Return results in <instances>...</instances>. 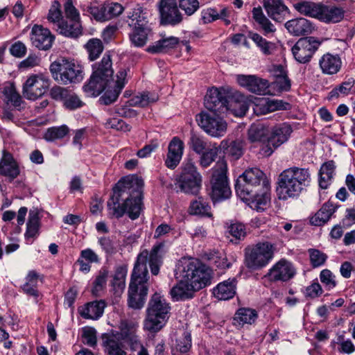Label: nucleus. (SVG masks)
<instances>
[{
    "label": "nucleus",
    "instance_id": "1",
    "mask_svg": "<svg viewBox=\"0 0 355 355\" xmlns=\"http://www.w3.org/2000/svg\"><path fill=\"white\" fill-rule=\"evenodd\" d=\"M110 55L105 54L99 62L92 65L93 73L89 82L83 86L84 92L89 96H96L106 90L101 101L105 105L115 101L125 84L127 76L125 69L116 74V80L113 81L114 71Z\"/></svg>",
    "mask_w": 355,
    "mask_h": 355
},
{
    "label": "nucleus",
    "instance_id": "2",
    "mask_svg": "<svg viewBox=\"0 0 355 355\" xmlns=\"http://www.w3.org/2000/svg\"><path fill=\"white\" fill-rule=\"evenodd\" d=\"M144 181L136 175L121 178L116 184L114 195L107 202V207L116 218L127 214L132 220L139 218L142 209V188Z\"/></svg>",
    "mask_w": 355,
    "mask_h": 355
},
{
    "label": "nucleus",
    "instance_id": "3",
    "mask_svg": "<svg viewBox=\"0 0 355 355\" xmlns=\"http://www.w3.org/2000/svg\"><path fill=\"white\" fill-rule=\"evenodd\" d=\"M160 249L161 245H155L150 253L145 250L137 256L128 288V306L134 309H140L144 306L148 294L147 263H149L153 275H157L159 273L162 263L161 257L158 254Z\"/></svg>",
    "mask_w": 355,
    "mask_h": 355
},
{
    "label": "nucleus",
    "instance_id": "4",
    "mask_svg": "<svg viewBox=\"0 0 355 355\" xmlns=\"http://www.w3.org/2000/svg\"><path fill=\"white\" fill-rule=\"evenodd\" d=\"M311 181V175L308 168L291 167L283 171L279 176L277 191L279 199L298 197Z\"/></svg>",
    "mask_w": 355,
    "mask_h": 355
},
{
    "label": "nucleus",
    "instance_id": "5",
    "mask_svg": "<svg viewBox=\"0 0 355 355\" xmlns=\"http://www.w3.org/2000/svg\"><path fill=\"white\" fill-rule=\"evenodd\" d=\"M270 190V182L264 173L258 168L246 169L239 176L235 184L236 194L241 200L257 196L260 190Z\"/></svg>",
    "mask_w": 355,
    "mask_h": 355
},
{
    "label": "nucleus",
    "instance_id": "6",
    "mask_svg": "<svg viewBox=\"0 0 355 355\" xmlns=\"http://www.w3.org/2000/svg\"><path fill=\"white\" fill-rule=\"evenodd\" d=\"M178 270L181 278H184L191 287L197 291L211 284V270L198 259H182Z\"/></svg>",
    "mask_w": 355,
    "mask_h": 355
},
{
    "label": "nucleus",
    "instance_id": "7",
    "mask_svg": "<svg viewBox=\"0 0 355 355\" xmlns=\"http://www.w3.org/2000/svg\"><path fill=\"white\" fill-rule=\"evenodd\" d=\"M171 306L164 296L155 293L150 298L144 320V329L150 332L159 331L169 318Z\"/></svg>",
    "mask_w": 355,
    "mask_h": 355
},
{
    "label": "nucleus",
    "instance_id": "8",
    "mask_svg": "<svg viewBox=\"0 0 355 355\" xmlns=\"http://www.w3.org/2000/svg\"><path fill=\"white\" fill-rule=\"evenodd\" d=\"M50 71L55 80L64 85L80 83L83 79L82 67L64 58L52 62Z\"/></svg>",
    "mask_w": 355,
    "mask_h": 355
},
{
    "label": "nucleus",
    "instance_id": "9",
    "mask_svg": "<svg viewBox=\"0 0 355 355\" xmlns=\"http://www.w3.org/2000/svg\"><path fill=\"white\" fill-rule=\"evenodd\" d=\"M212 171L210 181L211 191L209 193L212 201L216 202L228 199L231 196L232 191L227 177L226 162L223 159L218 161L212 168Z\"/></svg>",
    "mask_w": 355,
    "mask_h": 355
},
{
    "label": "nucleus",
    "instance_id": "10",
    "mask_svg": "<svg viewBox=\"0 0 355 355\" xmlns=\"http://www.w3.org/2000/svg\"><path fill=\"white\" fill-rule=\"evenodd\" d=\"M275 248L269 242H260L245 250V265L256 270L265 267L274 256Z\"/></svg>",
    "mask_w": 355,
    "mask_h": 355
},
{
    "label": "nucleus",
    "instance_id": "11",
    "mask_svg": "<svg viewBox=\"0 0 355 355\" xmlns=\"http://www.w3.org/2000/svg\"><path fill=\"white\" fill-rule=\"evenodd\" d=\"M202 181L200 173L191 162L183 165L182 172L177 178V184L180 191L190 195H197L199 193Z\"/></svg>",
    "mask_w": 355,
    "mask_h": 355
},
{
    "label": "nucleus",
    "instance_id": "12",
    "mask_svg": "<svg viewBox=\"0 0 355 355\" xmlns=\"http://www.w3.org/2000/svg\"><path fill=\"white\" fill-rule=\"evenodd\" d=\"M198 125L213 137H223L227 131L226 122L218 115L202 112L196 116Z\"/></svg>",
    "mask_w": 355,
    "mask_h": 355
},
{
    "label": "nucleus",
    "instance_id": "13",
    "mask_svg": "<svg viewBox=\"0 0 355 355\" xmlns=\"http://www.w3.org/2000/svg\"><path fill=\"white\" fill-rule=\"evenodd\" d=\"M50 86V79L44 74H34L27 78L23 85V94L29 100L42 96Z\"/></svg>",
    "mask_w": 355,
    "mask_h": 355
},
{
    "label": "nucleus",
    "instance_id": "14",
    "mask_svg": "<svg viewBox=\"0 0 355 355\" xmlns=\"http://www.w3.org/2000/svg\"><path fill=\"white\" fill-rule=\"evenodd\" d=\"M228 96L229 92L225 89L212 87L205 97V106L213 112L225 113L230 109Z\"/></svg>",
    "mask_w": 355,
    "mask_h": 355
},
{
    "label": "nucleus",
    "instance_id": "15",
    "mask_svg": "<svg viewBox=\"0 0 355 355\" xmlns=\"http://www.w3.org/2000/svg\"><path fill=\"white\" fill-rule=\"evenodd\" d=\"M321 42L313 37L300 38L292 48L295 60L300 63L309 62Z\"/></svg>",
    "mask_w": 355,
    "mask_h": 355
},
{
    "label": "nucleus",
    "instance_id": "16",
    "mask_svg": "<svg viewBox=\"0 0 355 355\" xmlns=\"http://www.w3.org/2000/svg\"><path fill=\"white\" fill-rule=\"evenodd\" d=\"M139 325L132 321L122 320L119 325V332L116 334L119 340H122L131 351H136L141 346V338L138 334Z\"/></svg>",
    "mask_w": 355,
    "mask_h": 355
},
{
    "label": "nucleus",
    "instance_id": "17",
    "mask_svg": "<svg viewBox=\"0 0 355 355\" xmlns=\"http://www.w3.org/2000/svg\"><path fill=\"white\" fill-rule=\"evenodd\" d=\"M65 15L68 20L71 21V29H67V24H59V33L66 37H76L81 34V25L78 10L73 6L71 0H67L64 4Z\"/></svg>",
    "mask_w": 355,
    "mask_h": 355
},
{
    "label": "nucleus",
    "instance_id": "18",
    "mask_svg": "<svg viewBox=\"0 0 355 355\" xmlns=\"http://www.w3.org/2000/svg\"><path fill=\"white\" fill-rule=\"evenodd\" d=\"M159 12L162 24L175 26L182 21V15L178 10L176 0H160Z\"/></svg>",
    "mask_w": 355,
    "mask_h": 355
},
{
    "label": "nucleus",
    "instance_id": "19",
    "mask_svg": "<svg viewBox=\"0 0 355 355\" xmlns=\"http://www.w3.org/2000/svg\"><path fill=\"white\" fill-rule=\"evenodd\" d=\"M30 39L35 47L46 51L51 48L55 37L48 28L40 25H34L31 29Z\"/></svg>",
    "mask_w": 355,
    "mask_h": 355
},
{
    "label": "nucleus",
    "instance_id": "20",
    "mask_svg": "<svg viewBox=\"0 0 355 355\" xmlns=\"http://www.w3.org/2000/svg\"><path fill=\"white\" fill-rule=\"evenodd\" d=\"M238 83L249 92L259 95H264L268 92L270 84L266 79L259 78L254 75H238Z\"/></svg>",
    "mask_w": 355,
    "mask_h": 355
},
{
    "label": "nucleus",
    "instance_id": "21",
    "mask_svg": "<svg viewBox=\"0 0 355 355\" xmlns=\"http://www.w3.org/2000/svg\"><path fill=\"white\" fill-rule=\"evenodd\" d=\"M51 96L56 101H62L64 106L69 110H76L83 105V102L75 93L60 86L51 88Z\"/></svg>",
    "mask_w": 355,
    "mask_h": 355
},
{
    "label": "nucleus",
    "instance_id": "22",
    "mask_svg": "<svg viewBox=\"0 0 355 355\" xmlns=\"http://www.w3.org/2000/svg\"><path fill=\"white\" fill-rule=\"evenodd\" d=\"M295 270L292 263L285 259H281L268 271L267 276L270 280L286 282L294 277Z\"/></svg>",
    "mask_w": 355,
    "mask_h": 355
},
{
    "label": "nucleus",
    "instance_id": "23",
    "mask_svg": "<svg viewBox=\"0 0 355 355\" xmlns=\"http://www.w3.org/2000/svg\"><path fill=\"white\" fill-rule=\"evenodd\" d=\"M168 152L165 164L168 168H175L182 159L184 149V143L178 137H174L169 143Z\"/></svg>",
    "mask_w": 355,
    "mask_h": 355
},
{
    "label": "nucleus",
    "instance_id": "24",
    "mask_svg": "<svg viewBox=\"0 0 355 355\" xmlns=\"http://www.w3.org/2000/svg\"><path fill=\"white\" fill-rule=\"evenodd\" d=\"M19 165L12 154L3 150L0 160V175L13 180L19 175Z\"/></svg>",
    "mask_w": 355,
    "mask_h": 355
},
{
    "label": "nucleus",
    "instance_id": "25",
    "mask_svg": "<svg viewBox=\"0 0 355 355\" xmlns=\"http://www.w3.org/2000/svg\"><path fill=\"white\" fill-rule=\"evenodd\" d=\"M285 27L295 36L309 35L314 30L313 24L308 19L300 17L288 21Z\"/></svg>",
    "mask_w": 355,
    "mask_h": 355
},
{
    "label": "nucleus",
    "instance_id": "26",
    "mask_svg": "<svg viewBox=\"0 0 355 355\" xmlns=\"http://www.w3.org/2000/svg\"><path fill=\"white\" fill-rule=\"evenodd\" d=\"M292 132L293 129L289 124L286 123L279 124L272 129L268 141L275 148H277L288 139Z\"/></svg>",
    "mask_w": 355,
    "mask_h": 355
},
{
    "label": "nucleus",
    "instance_id": "27",
    "mask_svg": "<svg viewBox=\"0 0 355 355\" xmlns=\"http://www.w3.org/2000/svg\"><path fill=\"white\" fill-rule=\"evenodd\" d=\"M288 105L281 100L261 98L255 104L254 111L257 114H266L278 110H285Z\"/></svg>",
    "mask_w": 355,
    "mask_h": 355
},
{
    "label": "nucleus",
    "instance_id": "28",
    "mask_svg": "<svg viewBox=\"0 0 355 355\" xmlns=\"http://www.w3.org/2000/svg\"><path fill=\"white\" fill-rule=\"evenodd\" d=\"M319 64L322 73L334 75L340 70L342 61L338 55L327 53L320 59Z\"/></svg>",
    "mask_w": 355,
    "mask_h": 355
},
{
    "label": "nucleus",
    "instance_id": "29",
    "mask_svg": "<svg viewBox=\"0 0 355 355\" xmlns=\"http://www.w3.org/2000/svg\"><path fill=\"white\" fill-rule=\"evenodd\" d=\"M102 345L107 355H127L119 338L113 333L102 335Z\"/></svg>",
    "mask_w": 355,
    "mask_h": 355
},
{
    "label": "nucleus",
    "instance_id": "30",
    "mask_svg": "<svg viewBox=\"0 0 355 355\" xmlns=\"http://www.w3.org/2000/svg\"><path fill=\"white\" fill-rule=\"evenodd\" d=\"M337 206L331 201L324 203L321 208L310 218V223L315 226H322L327 223L334 214Z\"/></svg>",
    "mask_w": 355,
    "mask_h": 355
},
{
    "label": "nucleus",
    "instance_id": "31",
    "mask_svg": "<svg viewBox=\"0 0 355 355\" xmlns=\"http://www.w3.org/2000/svg\"><path fill=\"white\" fill-rule=\"evenodd\" d=\"M237 281L236 278L228 279L219 283L214 288V296L220 300L232 298L236 294Z\"/></svg>",
    "mask_w": 355,
    "mask_h": 355
},
{
    "label": "nucleus",
    "instance_id": "32",
    "mask_svg": "<svg viewBox=\"0 0 355 355\" xmlns=\"http://www.w3.org/2000/svg\"><path fill=\"white\" fill-rule=\"evenodd\" d=\"M263 6L270 17L281 21L288 12V8L282 0H263Z\"/></svg>",
    "mask_w": 355,
    "mask_h": 355
},
{
    "label": "nucleus",
    "instance_id": "33",
    "mask_svg": "<svg viewBox=\"0 0 355 355\" xmlns=\"http://www.w3.org/2000/svg\"><path fill=\"white\" fill-rule=\"evenodd\" d=\"M269 132V127L265 123H254L248 130V139L251 143L268 141Z\"/></svg>",
    "mask_w": 355,
    "mask_h": 355
},
{
    "label": "nucleus",
    "instance_id": "34",
    "mask_svg": "<svg viewBox=\"0 0 355 355\" xmlns=\"http://www.w3.org/2000/svg\"><path fill=\"white\" fill-rule=\"evenodd\" d=\"M196 291H198L191 287L190 284L184 278H181L180 281L171 288L170 293L172 298L178 301L191 298L193 293Z\"/></svg>",
    "mask_w": 355,
    "mask_h": 355
},
{
    "label": "nucleus",
    "instance_id": "35",
    "mask_svg": "<svg viewBox=\"0 0 355 355\" xmlns=\"http://www.w3.org/2000/svg\"><path fill=\"white\" fill-rule=\"evenodd\" d=\"M344 10L336 6H327L321 5L318 19L327 23H337L343 19Z\"/></svg>",
    "mask_w": 355,
    "mask_h": 355
},
{
    "label": "nucleus",
    "instance_id": "36",
    "mask_svg": "<svg viewBox=\"0 0 355 355\" xmlns=\"http://www.w3.org/2000/svg\"><path fill=\"white\" fill-rule=\"evenodd\" d=\"M149 12L140 5H137L128 14L129 26L134 28L148 26Z\"/></svg>",
    "mask_w": 355,
    "mask_h": 355
},
{
    "label": "nucleus",
    "instance_id": "37",
    "mask_svg": "<svg viewBox=\"0 0 355 355\" xmlns=\"http://www.w3.org/2000/svg\"><path fill=\"white\" fill-rule=\"evenodd\" d=\"M105 307L104 301H94L87 303L80 310V313L84 318L96 320L103 315Z\"/></svg>",
    "mask_w": 355,
    "mask_h": 355
},
{
    "label": "nucleus",
    "instance_id": "38",
    "mask_svg": "<svg viewBox=\"0 0 355 355\" xmlns=\"http://www.w3.org/2000/svg\"><path fill=\"white\" fill-rule=\"evenodd\" d=\"M252 18L263 31L264 35L274 33L276 29L274 25L263 14L262 8L259 6L252 9Z\"/></svg>",
    "mask_w": 355,
    "mask_h": 355
},
{
    "label": "nucleus",
    "instance_id": "39",
    "mask_svg": "<svg viewBox=\"0 0 355 355\" xmlns=\"http://www.w3.org/2000/svg\"><path fill=\"white\" fill-rule=\"evenodd\" d=\"M188 146L196 153L201 154L212 145H211L208 140L202 135L194 131H191L188 141Z\"/></svg>",
    "mask_w": 355,
    "mask_h": 355
},
{
    "label": "nucleus",
    "instance_id": "40",
    "mask_svg": "<svg viewBox=\"0 0 355 355\" xmlns=\"http://www.w3.org/2000/svg\"><path fill=\"white\" fill-rule=\"evenodd\" d=\"M220 147L225 153L232 157L234 159H239L243 153V143L241 140L221 141Z\"/></svg>",
    "mask_w": 355,
    "mask_h": 355
},
{
    "label": "nucleus",
    "instance_id": "41",
    "mask_svg": "<svg viewBox=\"0 0 355 355\" xmlns=\"http://www.w3.org/2000/svg\"><path fill=\"white\" fill-rule=\"evenodd\" d=\"M178 42L179 39L175 37L163 38L149 46L147 51L153 53H164L171 49L175 48Z\"/></svg>",
    "mask_w": 355,
    "mask_h": 355
},
{
    "label": "nucleus",
    "instance_id": "42",
    "mask_svg": "<svg viewBox=\"0 0 355 355\" xmlns=\"http://www.w3.org/2000/svg\"><path fill=\"white\" fill-rule=\"evenodd\" d=\"M295 9L302 15L319 18L321 5L311 1H300L293 4Z\"/></svg>",
    "mask_w": 355,
    "mask_h": 355
},
{
    "label": "nucleus",
    "instance_id": "43",
    "mask_svg": "<svg viewBox=\"0 0 355 355\" xmlns=\"http://www.w3.org/2000/svg\"><path fill=\"white\" fill-rule=\"evenodd\" d=\"M39 278L40 275L36 271H29L26 277V282L21 286L23 291L30 296L37 297L39 292L37 288Z\"/></svg>",
    "mask_w": 355,
    "mask_h": 355
},
{
    "label": "nucleus",
    "instance_id": "44",
    "mask_svg": "<svg viewBox=\"0 0 355 355\" xmlns=\"http://www.w3.org/2000/svg\"><path fill=\"white\" fill-rule=\"evenodd\" d=\"M269 191L260 190L257 193V196H253L251 199L243 200L247 202L252 209L263 211L270 201Z\"/></svg>",
    "mask_w": 355,
    "mask_h": 355
},
{
    "label": "nucleus",
    "instance_id": "45",
    "mask_svg": "<svg viewBox=\"0 0 355 355\" xmlns=\"http://www.w3.org/2000/svg\"><path fill=\"white\" fill-rule=\"evenodd\" d=\"M257 316V313L254 309L241 308L236 313L234 320L239 325H243L245 324H250L255 322Z\"/></svg>",
    "mask_w": 355,
    "mask_h": 355
},
{
    "label": "nucleus",
    "instance_id": "46",
    "mask_svg": "<svg viewBox=\"0 0 355 355\" xmlns=\"http://www.w3.org/2000/svg\"><path fill=\"white\" fill-rule=\"evenodd\" d=\"M189 211L190 214L193 215H200L207 217L211 216V207L202 197H199L198 199L191 202Z\"/></svg>",
    "mask_w": 355,
    "mask_h": 355
},
{
    "label": "nucleus",
    "instance_id": "47",
    "mask_svg": "<svg viewBox=\"0 0 355 355\" xmlns=\"http://www.w3.org/2000/svg\"><path fill=\"white\" fill-rule=\"evenodd\" d=\"M103 15L100 19L103 21H108L120 15L123 11V7L118 3L107 2L102 5Z\"/></svg>",
    "mask_w": 355,
    "mask_h": 355
},
{
    "label": "nucleus",
    "instance_id": "48",
    "mask_svg": "<svg viewBox=\"0 0 355 355\" xmlns=\"http://www.w3.org/2000/svg\"><path fill=\"white\" fill-rule=\"evenodd\" d=\"M40 228V217L37 210H31L27 223L25 236L26 239L34 238L38 234Z\"/></svg>",
    "mask_w": 355,
    "mask_h": 355
},
{
    "label": "nucleus",
    "instance_id": "49",
    "mask_svg": "<svg viewBox=\"0 0 355 355\" xmlns=\"http://www.w3.org/2000/svg\"><path fill=\"white\" fill-rule=\"evenodd\" d=\"M249 37L255 43L262 53L266 55L272 54L275 49L274 43L267 41L258 33H250Z\"/></svg>",
    "mask_w": 355,
    "mask_h": 355
},
{
    "label": "nucleus",
    "instance_id": "50",
    "mask_svg": "<svg viewBox=\"0 0 355 355\" xmlns=\"http://www.w3.org/2000/svg\"><path fill=\"white\" fill-rule=\"evenodd\" d=\"M149 32L148 26H137L130 35L131 42L136 46H143L146 43Z\"/></svg>",
    "mask_w": 355,
    "mask_h": 355
},
{
    "label": "nucleus",
    "instance_id": "51",
    "mask_svg": "<svg viewBox=\"0 0 355 355\" xmlns=\"http://www.w3.org/2000/svg\"><path fill=\"white\" fill-rule=\"evenodd\" d=\"M218 153V147L216 144L210 146L209 148L201 153L199 163L203 168H207L216 159Z\"/></svg>",
    "mask_w": 355,
    "mask_h": 355
},
{
    "label": "nucleus",
    "instance_id": "52",
    "mask_svg": "<svg viewBox=\"0 0 355 355\" xmlns=\"http://www.w3.org/2000/svg\"><path fill=\"white\" fill-rule=\"evenodd\" d=\"M85 47L89 54V59L91 61H93L98 58L103 50L101 41L95 38L89 40L85 44Z\"/></svg>",
    "mask_w": 355,
    "mask_h": 355
},
{
    "label": "nucleus",
    "instance_id": "53",
    "mask_svg": "<svg viewBox=\"0 0 355 355\" xmlns=\"http://www.w3.org/2000/svg\"><path fill=\"white\" fill-rule=\"evenodd\" d=\"M69 132V128L65 125L52 127L47 130L44 135V139L49 141L60 139L64 137Z\"/></svg>",
    "mask_w": 355,
    "mask_h": 355
},
{
    "label": "nucleus",
    "instance_id": "54",
    "mask_svg": "<svg viewBox=\"0 0 355 355\" xmlns=\"http://www.w3.org/2000/svg\"><path fill=\"white\" fill-rule=\"evenodd\" d=\"M158 97L155 94L144 92L134 96L131 99V105L139 107H146L149 103L157 101Z\"/></svg>",
    "mask_w": 355,
    "mask_h": 355
},
{
    "label": "nucleus",
    "instance_id": "55",
    "mask_svg": "<svg viewBox=\"0 0 355 355\" xmlns=\"http://www.w3.org/2000/svg\"><path fill=\"white\" fill-rule=\"evenodd\" d=\"M207 259L211 264H214L218 268H226L230 267L225 254L216 251L211 252L207 255Z\"/></svg>",
    "mask_w": 355,
    "mask_h": 355
},
{
    "label": "nucleus",
    "instance_id": "56",
    "mask_svg": "<svg viewBox=\"0 0 355 355\" xmlns=\"http://www.w3.org/2000/svg\"><path fill=\"white\" fill-rule=\"evenodd\" d=\"M3 94L7 103H12L15 107L20 106L21 98L12 85L6 86Z\"/></svg>",
    "mask_w": 355,
    "mask_h": 355
},
{
    "label": "nucleus",
    "instance_id": "57",
    "mask_svg": "<svg viewBox=\"0 0 355 355\" xmlns=\"http://www.w3.org/2000/svg\"><path fill=\"white\" fill-rule=\"evenodd\" d=\"M61 6L58 1H55L52 3L48 15V20L57 26V31L59 32V24H60L62 19V12L60 10Z\"/></svg>",
    "mask_w": 355,
    "mask_h": 355
},
{
    "label": "nucleus",
    "instance_id": "58",
    "mask_svg": "<svg viewBox=\"0 0 355 355\" xmlns=\"http://www.w3.org/2000/svg\"><path fill=\"white\" fill-rule=\"evenodd\" d=\"M107 276L108 272L107 270H103L99 272L94 282V287L92 288V294L94 295L98 296L99 293L105 288Z\"/></svg>",
    "mask_w": 355,
    "mask_h": 355
},
{
    "label": "nucleus",
    "instance_id": "59",
    "mask_svg": "<svg viewBox=\"0 0 355 355\" xmlns=\"http://www.w3.org/2000/svg\"><path fill=\"white\" fill-rule=\"evenodd\" d=\"M191 347V335L184 332L183 335L176 340L175 349L181 353L187 352Z\"/></svg>",
    "mask_w": 355,
    "mask_h": 355
},
{
    "label": "nucleus",
    "instance_id": "60",
    "mask_svg": "<svg viewBox=\"0 0 355 355\" xmlns=\"http://www.w3.org/2000/svg\"><path fill=\"white\" fill-rule=\"evenodd\" d=\"M83 338L84 343L90 347H94L96 345V331L94 328L86 327L83 329Z\"/></svg>",
    "mask_w": 355,
    "mask_h": 355
},
{
    "label": "nucleus",
    "instance_id": "61",
    "mask_svg": "<svg viewBox=\"0 0 355 355\" xmlns=\"http://www.w3.org/2000/svg\"><path fill=\"white\" fill-rule=\"evenodd\" d=\"M309 257L311 265L313 267L322 266L324 263L327 258V256L324 253L315 249L309 250Z\"/></svg>",
    "mask_w": 355,
    "mask_h": 355
},
{
    "label": "nucleus",
    "instance_id": "62",
    "mask_svg": "<svg viewBox=\"0 0 355 355\" xmlns=\"http://www.w3.org/2000/svg\"><path fill=\"white\" fill-rule=\"evenodd\" d=\"M179 6L188 15H193L199 8L198 0H179Z\"/></svg>",
    "mask_w": 355,
    "mask_h": 355
},
{
    "label": "nucleus",
    "instance_id": "63",
    "mask_svg": "<svg viewBox=\"0 0 355 355\" xmlns=\"http://www.w3.org/2000/svg\"><path fill=\"white\" fill-rule=\"evenodd\" d=\"M105 126L109 128L116 129L124 132L130 131V126L125 123L123 120L118 118L108 119L105 123Z\"/></svg>",
    "mask_w": 355,
    "mask_h": 355
},
{
    "label": "nucleus",
    "instance_id": "64",
    "mask_svg": "<svg viewBox=\"0 0 355 355\" xmlns=\"http://www.w3.org/2000/svg\"><path fill=\"white\" fill-rule=\"evenodd\" d=\"M320 281L329 289L336 286L335 276L327 269L321 271L320 275Z\"/></svg>",
    "mask_w": 355,
    "mask_h": 355
}]
</instances>
